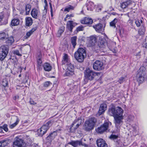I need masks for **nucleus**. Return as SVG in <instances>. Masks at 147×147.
<instances>
[{"label":"nucleus","instance_id":"nucleus-1","mask_svg":"<svg viewBox=\"0 0 147 147\" xmlns=\"http://www.w3.org/2000/svg\"><path fill=\"white\" fill-rule=\"evenodd\" d=\"M109 114L113 117H123V110L121 107L117 106L111 107L109 110Z\"/></svg>","mask_w":147,"mask_h":147},{"label":"nucleus","instance_id":"nucleus-2","mask_svg":"<svg viewBox=\"0 0 147 147\" xmlns=\"http://www.w3.org/2000/svg\"><path fill=\"white\" fill-rule=\"evenodd\" d=\"M86 56L85 50L82 48H79L77 51L75 52V57L76 59L79 62H82Z\"/></svg>","mask_w":147,"mask_h":147},{"label":"nucleus","instance_id":"nucleus-3","mask_svg":"<svg viewBox=\"0 0 147 147\" xmlns=\"http://www.w3.org/2000/svg\"><path fill=\"white\" fill-rule=\"evenodd\" d=\"M96 121V120L94 118H91L86 121L84 128L85 130L90 131L93 129Z\"/></svg>","mask_w":147,"mask_h":147},{"label":"nucleus","instance_id":"nucleus-4","mask_svg":"<svg viewBox=\"0 0 147 147\" xmlns=\"http://www.w3.org/2000/svg\"><path fill=\"white\" fill-rule=\"evenodd\" d=\"M137 76L138 77L137 81L140 83H141L144 81L145 79L147 77L145 69L144 67H141L138 71Z\"/></svg>","mask_w":147,"mask_h":147},{"label":"nucleus","instance_id":"nucleus-5","mask_svg":"<svg viewBox=\"0 0 147 147\" xmlns=\"http://www.w3.org/2000/svg\"><path fill=\"white\" fill-rule=\"evenodd\" d=\"M51 122L49 121L43 125L40 129L38 130V135L40 136H42L49 129V127L51 125Z\"/></svg>","mask_w":147,"mask_h":147},{"label":"nucleus","instance_id":"nucleus-6","mask_svg":"<svg viewBox=\"0 0 147 147\" xmlns=\"http://www.w3.org/2000/svg\"><path fill=\"white\" fill-rule=\"evenodd\" d=\"M84 75L86 79L92 80L96 74L92 70L90 69L89 68H87L85 71Z\"/></svg>","mask_w":147,"mask_h":147},{"label":"nucleus","instance_id":"nucleus-7","mask_svg":"<svg viewBox=\"0 0 147 147\" xmlns=\"http://www.w3.org/2000/svg\"><path fill=\"white\" fill-rule=\"evenodd\" d=\"M7 46L3 45L0 47V60L3 61L6 57L8 52Z\"/></svg>","mask_w":147,"mask_h":147},{"label":"nucleus","instance_id":"nucleus-8","mask_svg":"<svg viewBox=\"0 0 147 147\" xmlns=\"http://www.w3.org/2000/svg\"><path fill=\"white\" fill-rule=\"evenodd\" d=\"M66 67V71L65 75L66 76H69L72 74L74 70V66L70 62L65 64Z\"/></svg>","mask_w":147,"mask_h":147},{"label":"nucleus","instance_id":"nucleus-9","mask_svg":"<svg viewBox=\"0 0 147 147\" xmlns=\"http://www.w3.org/2000/svg\"><path fill=\"white\" fill-rule=\"evenodd\" d=\"M111 125V123L109 122H105L102 125L96 129V131L98 133H102L107 130L108 129L109 125Z\"/></svg>","mask_w":147,"mask_h":147},{"label":"nucleus","instance_id":"nucleus-10","mask_svg":"<svg viewBox=\"0 0 147 147\" xmlns=\"http://www.w3.org/2000/svg\"><path fill=\"white\" fill-rule=\"evenodd\" d=\"M93 68L95 70L100 71L104 69L103 63L99 60H96L93 64Z\"/></svg>","mask_w":147,"mask_h":147},{"label":"nucleus","instance_id":"nucleus-11","mask_svg":"<svg viewBox=\"0 0 147 147\" xmlns=\"http://www.w3.org/2000/svg\"><path fill=\"white\" fill-rule=\"evenodd\" d=\"M60 131V129H57L55 131L51 133L47 137L46 140L47 142L50 143L57 136V133H59Z\"/></svg>","mask_w":147,"mask_h":147},{"label":"nucleus","instance_id":"nucleus-12","mask_svg":"<svg viewBox=\"0 0 147 147\" xmlns=\"http://www.w3.org/2000/svg\"><path fill=\"white\" fill-rule=\"evenodd\" d=\"M24 144L22 140L16 137L13 143V147H23Z\"/></svg>","mask_w":147,"mask_h":147},{"label":"nucleus","instance_id":"nucleus-13","mask_svg":"<svg viewBox=\"0 0 147 147\" xmlns=\"http://www.w3.org/2000/svg\"><path fill=\"white\" fill-rule=\"evenodd\" d=\"M116 126L118 129L123 123V117H114Z\"/></svg>","mask_w":147,"mask_h":147},{"label":"nucleus","instance_id":"nucleus-14","mask_svg":"<svg viewBox=\"0 0 147 147\" xmlns=\"http://www.w3.org/2000/svg\"><path fill=\"white\" fill-rule=\"evenodd\" d=\"M102 45H101V47H103L105 46V44H107V48L111 51H112L115 45V42L110 40H108L107 41V43H102Z\"/></svg>","mask_w":147,"mask_h":147},{"label":"nucleus","instance_id":"nucleus-15","mask_svg":"<svg viewBox=\"0 0 147 147\" xmlns=\"http://www.w3.org/2000/svg\"><path fill=\"white\" fill-rule=\"evenodd\" d=\"M20 119L17 116H13L11 118L12 122H13L14 121H16L15 122L13 123L10 125L9 126L10 128L13 129L15 127L18 123L20 121Z\"/></svg>","mask_w":147,"mask_h":147},{"label":"nucleus","instance_id":"nucleus-16","mask_svg":"<svg viewBox=\"0 0 147 147\" xmlns=\"http://www.w3.org/2000/svg\"><path fill=\"white\" fill-rule=\"evenodd\" d=\"M96 41V38L95 37L91 36L88 39L87 44L88 46L90 47L94 45Z\"/></svg>","mask_w":147,"mask_h":147},{"label":"nucleus","instance_id":"nucleus-17","mask_svg":"<svg viewBox=\"0 0 147 147\" xmlns=\"http://www.w3.org/2000/svg\"><path fill=\"white\" fill-rule=\"evenodd\" d=\"M93 27L96 32L101 33L104 31L105 25L103 26L102 24H98L94 26Z\"/></svg>","mask_w":147,"mask_h":147},{"label":"nucleus","instance_id":"nucleus-18","mask_svg":"<svg viewBox=\"0 0 147 147\" xmlns=\"http://www.w3.org/2000/svg\"><path fill=\"white\" fill-rule=\"evenodd\" d=\"M107 105L106 104H101L100 107L99 109L98 112L99 116L103 113L107 109Z\"/></svg>","mask_w":147,"mask_h":147},{"label":"nucleus","instance_id":"nucleus-19","mask_svg":"<svg viewBox=\"0 0 147 147\" xmlns=\"http://www.w3.org/2000/svg\"><path fill=\"white\" fill-rule=\"evenodd\" d=\"M40 14V11L39 9H33L31 11V14L33 18L37 19Z\"/></svg>","mask_w":147,"mask_h":147},{"label":"nucleus","instance_id":"nucleus-20","mask_svg":"<svg viewBox=\"0 0 147 147\" xmlns=\"http://www.w3.org/2000/svg\"><path fill=\"white\" fill-rule=\"evenodd\" d=\"M97 144L98 147H107V145L105 141L102 139H100L97 140Z\"/></svg>","mask_w":147,"mask_h":147},{"label":"nucleus","instance_id":"nucleus-21","mask_svg":"<svg viewBox=\"0 0 147 147\" xmlns=\"http://www.w3.org/2000/svg\"><path fill=\"white\" fill-rule=\"evenodd\" d=\"M81 22L83 24L90 25L92 23L93 20L91 18L86 17L81 20Z\"/></svg>","mask_w":147,"mask_h":147},{"label":"nucleus","instance_id":"nucleus-22","mask_svg":"<svg viewBox=\"0 0 147 147\" xmlns=\"http://www.w3.org/2000/svg\"><path fill=\"white\" fill-rule=\"evenodd\" d=\"M76 23H74L72 21H68L67 22L66 25V28L67 29V30L71 32H72V29L74 27V25Z\"/></svg>","mask_w":147,"mask_h":147},{"label":"nucleus","instance_id":"nucleus-23","mask_svg":"<svg viewBox=\"0 0 147 147\" xmlns=\"http://www.w3.org/2000/svg\"><path fill=\"white\" fill-rule=\"evenodd\" d=\"M82 121L81 119L78 118L76 119L71 125V128L75 124H76V127L74 128V129H77L79 126V125L81 124Z\"/></svg>","mask_w":147,"mask_h":147},{"label":"nucleus","instance_id":"nucleus-24","mask_svg":"<svg viewBox=\"0 0 147 147\" xmlns=\"http://www.w3.org/2000/svg\"><path fill=\"white\" fill-rule=\"evenodd\" d=\"M86 6L88 10L92 11L94 8V3L92 1H88L86 4Z\"/></svg>","mask_w":147,"mask_h":147},{"label":"nucleus","instance_id":"nucleus-25","mask_svg":"<svg viewBox=\"0 0 147 147\" xmlns=\"http://www.w3.org/2000/svg\"><path fill=\"white\" fill-rule=\"evenodd\" d=\"M132 2L130 0L127 1L120 4V6L122 8H125L128 6L131 5Z\"/></svg>","mask_w":147,"mask_h":147},{"label":"nucleus","instance_id":"nucleus-26","mask_svg":"<svg viewBox=\"0 0 147 147\" xmlns=\"http://www.w3.org/2000/svg\"><path fill=\"white\" fill-rule=\"evenodd\" d=\"M69 62H70L68 58V55L66 54H64L63 56V60L62 61V64L65 65Z\"/></svg>","mask_w":147,"mask_h":147},{"label":"nucleus","instance_id":"nucleus-27","mask_svg":"<svg viewBox=\"0 0 147 147\" xmlns=\"http://www.w3.org/2000/svg\"><path fill=\"white\" fill-rule=\"evenodd\" d=\"M74 147H77L79 146H80L81 141H72L68 143Z\"/></svg>","mask_w":147,"mask_h":147},{"label":"nucleus","instance_id":"nucleus-28","mask_svg":"<svg viewBox=\"0 0 147 147\" xmlns=\"http://www.w3.org/2000/svg\"><path fill=\"white\" fill-rule=\"evenodd\" d=\"M26 25L27 26H31L33 23L32 19L31 17H26L25 18Z\"/></svg>","mask_w":147,"mask_h":147},{"label":"nucleus","instance_id":"nucleus-29","mask_svg":"<svg viewBox=\"0 0 147 147\" xmlns=\"http://www.w3.org/2000/svg\"><path fill=\"white\" fill-rule=\"evenodd\" d=\"M44 70L46 71H49L51 70V66L50 65L47 63H45L43 65Z\"/></svg>","mask_w":147,"mask_h":147},{"label":"nucleus","instance_id":"nucleus-30","mask_svg":"<svg viewBox=\"0 0 147 147\" xmlns=\"http://www.w3.org/2000/svg\"><path fill=\"white\" fill-rule=\"evenodd\" d=\"M20 20L18 19H14L12 20L11 24L12 26H16L19 24Z\"/></svg>","mask_w":147,"mask_h":147},{"label":"nucleus","instance_id":"nucleus-31","mask_svg":"<svg viewBox=\"0 0 147 147\" xmlns=\"http://www.w3.org/2000/svg\"><path fill=\"white\" fill-rule=\"evenodd\" d=\"M36 30V29L35 28H32L26 34V35L25 36V38H28Z\"/></svg>","mask_w":147,"mask_h":147},{"label":"nucleus","instance_id":"nucleus-32","mask_svg":"<svg viewBox=\"0 0 147 147\" xmlns=\"http://www.w3.org/2000/svg\"><path fill=\"white\" fill-rule=\"evenodd\" d=\"M65 30V27L62 26L60 27L58 30L57 35L58 36H60L64 32Z\"/></svg>","mask_w":147,"mask_h":147},{"label":"nucleus","instance_id":"nucleus-33","mask_svg":"<svg viewBox=\"0 0 147 147\" xmlns=\"http://www.w3.org/2000/svg\"><path fill=\"white\" fill-rule=\"evenodd\" d=\"M7 38V40L6 41V43L9 45H11L14 42V39L12 36Z\"/></svg>","mask_w":147,"mask_h":147},{"label":"nucleus","instance_id":"nucleus-34","mask_svg":"<svg viewBox=\"0 0 147 147\" xmlns=\"http://www.w3.org/2000/svg\"><path fill=\"white\" fill-rule=\"evenodd\" d=\"M25 10L26 11V14L28 15L29 13L30 10L31 6L29 4H27L25 6Z\"/></svg>","mask_w":147,"mask_h":147},{"label":"nucleus","instance_id":"nucleus-35","mask_svg":"<svg viewBox=\"0 0 147 147\" xmlns=\"http://www.w3.org/2000/svg\"><path fill=\"white\" fill-rule=\"evenodd\" d=\"M9 141L7 140H5L0 141V147H3L8 144Z\"/></svg>","mask_w":147,"mask_h":147},{"label":"nucleus","instance_id":"nucleus-36","mask_svg":"<svg viewBox=\"0 0 147 147\" xmlns=\"http://www.w3.org/2000/svg\"><path fill=\"white\" fill-rule=\"evenodd\" d=\"M8 35L4 32H1L0 33V39L3 40L7 38Z\"/></svg>","mask_w":147,"mask_h":147},{"label":"nucleus","instance_id":"nucleus-37","mask_svg":"<svg viewBox=\"0 0 147 147\" xmlns=\"http://www.w3.org/2000/svg\"><path fill=\"white\" fill-rule=\"evenodd\" d=\"M1 85L4 87H6L8 86V80L6 78L3 79L1 82Z\"/></svg>","mask_w":147,"mask_h":147},{"label":"nucleus","instance_id":"nucleus-38","mask_svg":"<svg viewBox=\"0 0 147 147\" xmlns=\"http://www.w3.org/2000/svg\"><path fill=\"white\" fill-rule=\"evenodd\" d=\"M145 30V28L143 26H142L139 30L138 33L140 35H143L144 34Z\"/></svg>","mask_w":147,"mask_h":147},{"label":"nucleus","instance_id":"nucleus-39","mask_svg":"<svg viewBox=\"0 0 147 147\" xmlns=\"http://www.w3.org/2000/svg\"><path fill=\"white\" fill-rule=\"evenodd\" d=\"M77 40V37L76 36H74L71 38V43L73 46V47L75 48L76 45V40Z\"/></svg>","mask_w":147,"mask_h":147},{"label":"nucleus","instance_id":"nucleus-40","mask_svg":"<svg viewBox=\"0 0 147 147\" xmlns=\"http://www.w3.org/2000/svg\"><path fill=\"white\" fill-rule=\"evenodd\" d=\"M109 138L111 139L114 140L115 142H117V140L118 138V136L112 134L109 137Z\"/></svg>","mask_w":147,"mask_h":147},{"label":"nucleus","instance_id":"nucleus-41","mask_svg":"<svg viewBox=\"0 0 147 147\" xmlns=\"http://www.w3.org/2000/svg\"><path fill=\"white\" fill-rule=\"evenodd\" d=\"M74 9V7L73 6L71 5H69L65 8L64 11L68 12L70 10H73Z\"/></svg>","mask_w":147,"mask_h":147},{"label":"nucleus","instance_id":"nucleus-42","mask_svg":"<svg viewBox=\"0 0 147 147\" xmlns=\"http://www.w3.org/2000/svg\"><path fill=\"white\" fill-rule=\"evenodd\" d=\"M117 19H115L112 21L110 23V25L111 26L115 28L116 27L115 24L117 22Z\"/></svg>","mask_w":147,"mask_h":147},{"label":"nucleus","instance_id":"nucleus-43","mask_svg":"<svg viewBox=\"0 0 147 147\" xmlns=\"http://www.w3.org/2000/svg\"><path fill=\"white\" fill-rule=\"evenodd\" d=\"M127 119L129 121H133L134 119V116L133 115H129L127 117Z\"/></svg>","mask_w":147,"mask_h":147},{"label":"nucleus","instance_id":"nucleus-44","mask_svg":"<svg viewBox=\"0 0 147 147\" xmlns=\"http://www.w3.org/2000/svg\"><path fill=\"white\" fill-rule=\"evenodd\" d=\"M51 83L49 81H47L45 82L44 84V86L45 87H48L49 86H50L51 85Z\"/></svg>","mask_w":147,"mask_h":147},{"label":"nucleus","instance_id":"nucleus-45","mask_svg":"<svg viewBox=\"0 0 147 147\" xmlns=\"http://www.w3.org/2000/svg\"><path fill=\"white\" fill-rule=\"evenodd\" d=\"M84 29V27L82 26H80L76 28V30L77 32L82 31Z\"/></svg>","mask_w":147,"mask_h":147},{"label":"nucleus","instance_id":"nucleus-46","mask_svg":"<svg viewBox=\"0 0 147 147\" xmlns=\"http://www.w3.org/2000/svg\"><path fill=\"white\" fill-rule=\"evenodd\" d=\"M13 54L19 56H22V55L20 53L19 51L17 50L13 51Z\"/></svg>","mask_w":147,"mask_h":147},{"label":"nucleus","instance_id":"nucleus-47","mask_svg":"<svg viewBox=\"0 0 147 147\" xmlns=\"http://www.w3.org/2000/svg\"><path fill=\"white\" fill-rule=\"evenodd\" d=\"M73 16L74 15L73 14H70V15H67L66 17L64 19V20L66 21L67 19H69L70 18L73 17Z\"/></svg>","mask_w":147,"mask_h":147},{"label":"nucleus","instance_id":"nucleus-48","mask_svg":"<svg viewBox=\"0 0 147 147\" xmlns=\"http://www.w3.org/2000/svg\"><path fill=\"white\" fill-rule=\"evenodd\" d=\"M4 17V14L2 13H0V25H1V22L2 21Z\"/></svg>","mask_w":147,"mask_h":147},{"label":"nucleus","instance_id":"nucleus-49","mask_svg":"<svg viewBox=\"0 0 147 147\" xmlns=\"http://www.w3.org/2000/svg\"><path fill=\"white\" fill-rule=\"evenodd\" d=\"M1 127L2 128V129H3L6 132H7L8 131V128H7V125H3V126Z\"/></svg>","mask_w":147,"mask_h":147},{"label":"nucleus","instance_id":"nucleus-50","mask_svg":"<svg viewBox=\"0 0 147 147\" xmlns=\"http://www.w3.org/2000/svg\"><path fill=\"white\" fill-rule=\"evenodd\" d=\"M44 2L45 4V5L44 6V10L46 11V12L47 9V1H45Z\"/></svg>","mask_w":147,"mask_h":147},{"label":"nucleus","instance_id":"nucleus-51","mask_svg":"<svg viewBox=\"0 0 147 147\" xmlns=\"http://www.w3.org/2000/svg\"><path fill=\"white\" fill-rule=\"evenodd\" d=\"M135 23L137 27H139L140 26V23L139 20H136Z\"/></svg>","mask_w":147,"mask_h":147},{"label":"nucleus","instance_id":"nucleus-52","mask_svg":"<svg viewBox=\"0 0 147 147\" xmlns=\"http://www.w3.org/2000/svg\"><path fill=\"white\" fill-rule=\"evenodd\" d=\"M143 46L147 49V37L146 38L145 43L143 45Z\"/></svg>","mask_w":147,"mask_h":147},{"label":"nucleus","instance_id":"nucleus-53","mask_svg":"<svg viewBox=\"0 0 147 147\" xmlns=\"http://www.w3.org/2000/svg\"><path fill=\"white\" fill-rule=\"evenodd\" d=\"M29 102L30 104L31 105H36V103L34 101L32 100H31Z\"/></svg>","mask_w":147,"mask_h":147},{"label":"nucleus","instance_id":"nucleus-54","mask_svg":"<svg viewBox=\"0 0 147 147\" xmlns=\"http://www.w3.org/2000/svg\"><path fill=\"white\" fill-rule=\"evenodd\" d=\"M124 80V78L123 77L121 78L119 80V82L120 84L122 83Z\"/></svg>","mask_w":147,"mask_h":147},{"label":"nucleus","instance_id":"nucleus-55","mask_svg":"<svg viewBox=\"0 0 147 147\" xmlns=\"http://www.w3.org/2000/svg\"><path fill=\"white\" fill-rule=\"evenodd\" d=\"M49 4L50 5V11H53V7H52V4L51 3H49Z\"/></svg>","mask_w":147,"mask_h":147},{"label":"nucleus","instance_id":"nucleus-56","mask_svg":"<svg viewBox=\"0 0 147 147\" xmlns=\"http://www.w3.org/2000/svg\"><path fill=\"white\" fill-rule=\"evenodd\" d=\"M81 145L83 146H84L85 147H88V145H87L86 144H82V142H81Z\"/></svg>","mask_w":147,"mask_h":147},{"label":"nucleus","instance_id":"nucleus-57","mask_svg":"<svg viewBox=\"0 0 147 147\" xmlns=\"http://www.w3.org/2000/svg\"><path fill=\"white\" fill-rule=\"evenodd\" d=\"M81 145L83 146H84L85 147H88V145H87L86 144H82V142H81Z\"/></svg>","mask_w":147,"mask_h":147},{"label":"nucleus","instance_id":"nucleus-58","mask_svg":"<svg viewBox=\"0 0 147 147\" xmlns=\"http://www.w3.org/2000/svg\"><path fill=\"white\" fill-rule=\"evenodd\" d=\"M37 62H38V63L39 64H41L42 63V61L40 59H38V60Z\"/></svg>","mask_w":147,"mask_h":147},{"label":"nucleus","instance_id":"nucleus-59","mask_svg":"<svg viewBox=\"0 0 147 147\" xmlns=\"http://www.w3.org/2000/svg\"><path fill=\"white\" fill-rule=\"evenodd\" d=\"M135 55L136 56H140V51L138 52V53H136V54Z\"/></svg>","mask_w":147,"mask_h":147},{"label":"nucleus","instance_id":"nucleus-60","mask_svg":"<svg viewBox=\"0 0 147 147\" xmlns=\"http://www.w3.org/2000/svg\"><path fill=\"white\" fill-rule=\"evenodd\" d=\"M137 125H136L134 127H133L134 130V131H136L137 130Z\"/></svg>","mask_w":147,"mask_h":147},{"label":"nucleus","instance_id":"nucleus-61","mask_svg":"<svg viewBox=\"0 0 147 147\" xmlns=\"http://www.w3.org/2000/svg\"><path fill=\"white\" fill-rule=\"evenodd\" d=\"M18 98V96H15L13 97V98L14 100H16L17 98Z\"/></svg>","mask_w":147,"mask_h":147},{"label":"nucleus","instance_id":"nucleus-62","mask_svg":"<svg viewBox=\"0 0 147 147\" xmlns=\"http://www.w3.org/2000/svg\"><path fill=\"white\" fill-rule=\"evenodd\" d=\"M2 128L1 127H0V133L2 132Z\"/></svg>","mask_w":147,"mask_h":147},{"label":"nucleus","instance_id":"nucleus-63","mask_svg":"<svg viewBox=\"0 0 147 147\" xmlns=\"http://www.w3.org/2000/svg\"><path fill=\"white\" fill-rule=\"evenodd\" d=\"M51 16L52 17H53V11H52V12L51 11Z\"/></svg>","mask_w":147,"mask_h":147},{"label":"nucleus","instance_id":"nucleus-64","mask_svg":"<svg viewBox=\"0 0 147 147\" xmlns=\"http://www.w3.org/2000/svg\"><path fill=\"white\" fill-rule=\"evenodd\" d=\"M19 77H21V74H20V75H19Z\"/></svg>","mask_w":147,"mask_h":147}]
</instances>
